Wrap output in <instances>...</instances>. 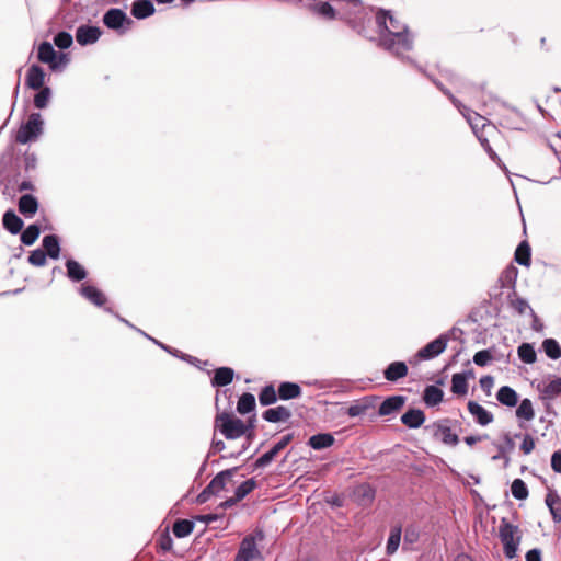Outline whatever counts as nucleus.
<instances>
[{
	"mask_svg": "<svg viewBox=\"0 0 561 561\" xmlns=\"http://www.w3.org/2000/svg\"><path fill=\"white\" fill-rule=\"evenodd\" d=\"M376 24L379 28L380 46L398 57L413 49L414 36L408 25L401 21L396 12L379 9L376 12Z\"/></svg>",
	"mask_w": 561,
	"mask_h": 561,
	"instance_id": "obj_1",
	"label": "nucleus"
},
{
	"mask_svg": "<svg viewBox=\"0 0 561 561\" xmlns=\"http://www.w3.org/2000/svg\"><path fill=\"white\" fill-rule=\"evenodd\" d=\"M436 87L449 98L451 103L455 105V107L460 112V114L465 117V119L470 125L472 131L476 136L484 133L488 129L494 130L495 127L490 123V121L485 119L483 116H481L479 113H476L471 111L469 107L463 105L457 98H455L449 90L443 88V85L434 81Z\"/></svg>",
	"mask_w": 561,
	"mask_h": 561,
	"instance_id": "obj_2",
	"label": "nucleus"
},
{
	"mask_svg": "<svg viewBox=\"0 0 561 561\" xmlns=\"http://www.w3.org/2000/svg\"><path fill=\"white\" fill-rule=\"evenodd\" d=\"M215 427L219 430L227 439L240 438L249 430V426L242 420L226 412L216 416Z\"/></svg>",
	"mask_w": 561,
	"mask_h": 561,
	"instance_id": "obj_3",
	"label": "nucleus"
},
{
	"mask_svg": "<svg viewBox=\"0 0 561 561\" xmlns=\"http://www.w3.org/2000/svg\"><path fill=\"white\" fill-rule=\"evenodd\" d=\"M499 537L503 545L505 557L513 559L520 543L518 528L503 519L499 527Z\"/></svg>",
	"mask_w": 561,
	"mask_h": 561,
	"instance_id": "obj_4",
	"label": "nucleus"
},
{
	"mask_svg": "<svg viewBox=\"0 0 561 561\" xmlns=\"http://www.w3.org/2000/svg\"><path fill=\"white\" fill-rule=\"evenodd\" d=\"M43 118L39 113H32L26 123L16 131L15 140L19 144H27L36 140L43 134Z\"/></svg>",
	"mask_w": 561,
	"mask_h": 561,
	"instance_id": "obj_5",
	"label": "nucleus"
},
{
	"mask_svg": "<svg viewBox=\"0 0 561 561\" xmlns=\"http://www.w3.org/2000/svg\"><path fill=\"white\" fill-rule=\"evenodd\" d=\"M237 468L227 469L216 474L210 483L203 490L198 499L201 502H205L210 495L218 494L222 491L228 482L231 481Z\"/></svg>",
	"mask_w": 561,
	"mask_h": 561,
	"instance_id": "obj_6",
	"label": "nucleus"
},
{
	"mask_svg": "<svg viewBox=\"0 0 561 561\" xmlns=\"http://www.w3.org/2000/svg\"><path fill=\"white\" fill-rule=\"evenodd\" d=\"M234 561H263L254 537L247 536L240 543Z\"/></svg>",
	"mask_w": 561,
	"mask_h": 561,
	"instance_id": "obj_7",
	"label": "nucleus"
},
{
	"mask_svg": "<svg viewBox=\"0 0 561 561\" xmlns=\"http://www.w3.org/2000/svg\"><path fill=\"white\" fill-rule=\"evenodd\" d=\"M448 341L449 339L446 334L439 335L437 339L419 350L416 357L423 360L437 357L446 350Z\"/></svg>",
	"mask_w": 561,
	"mask_h": 561,
	"instance_id": "obj_8",
	"label": "nucleus"
},
{
	"mask_svg": "<svg viewBox=\"0 0 561 561\" xmlns=\"http://www.w3.org/2000/svg\"><path fill=\"white\" fill-rule=\"evenodd\" d=\"M103 23L106 27L118 31L125 24L130 25L131 20L128 19V16L123 10L113 8L106 11L103 15Z\"/></svg>",
	"mask_w": 561,
	"mask_h": 561,
	"instance_id": "obj_9",
	"label": "nucleus"
},
{
	"mask_svg": "<svg viewBox=\"0 0 561 561\" xmlns=\"http://www.w3.org/2000/svg\"><path fill=\"white\" fill-rule=\"evenodd\" d=\"M293 434L284 435L268 451L257 458L255 466L263 468L268 466L274 458L291 442Z\"/></svg>",
	"mask_w": 561,
	"mask_h": 561,
	"instance_id": "obj_10",
	"label": "nucleus"
},
{
	"mask_svg": "<svg viewBox=\"0 0 561 561\" xmlns=\"http://www.w3.org/2000/svg\"><path fill=\"white\" fill-rule=\"evenodd\" d=\"M102 35V31L98 26L81 25L76 31V39L81 46L94 44Z\"/></svg>",
	"mask_w": 561,
	"mask_h": 561,
	"instance_id": "obj_11",
	"label": "nucleus"
},
{
	"mask_svg": "<svg viewBox=\"0 0 561 561\" xmlns=\"http://www.w3.org/2000/svg\"><path fill=\"white\" fill-rule=\"evenodd\" d=\"M430 428L433 432V436L446 445L456 446L459 442L458 435L451 432V428L446 425L445 421L434 423Z\"/></svg>",
	"mask_w": 561,
	"mask_h": 561,
	"instance_id": "obj_12",
	"label": "nucleus"
},
{
	"mask_svg": "<svg viewBox=\"0 0 561 561\" xmlns=\"http://www.w3.org/2000/svg\"><path fill=\"white\" fill-rule=\"evenodd\" d=\"M542 400L552 401L561 396V377L542 381L537 387Z\"/></svg>",
	"mask_w": 561,
	"mask_h": 561,
	"instance_id": "obj_13",
	"label": "nucleus"
},
{
	"mask_svg": "<svg viewBox=\"0 0 561 561\" xmlns=\"http://www.w3.org/2000/svg\"><path fill=\"white\" fill-rule=\"evenodd\" d=\"M37 56L42 62L48 64L51 70L59 69V64L57 62V53L50 43L43 42L38 47Z\"/></svg>",
	"mask_w": 561,
	"mask_h": 561,
	"instance_id": "obj_14",
	"label": "nucleus"
},
{
	"mask_svg": "<svg viewBox=\"0 0 561 561\" xmlns=\"http://www.w3.org/2000/svg\"><path fill=\"white\" fill-rule=\"evenodd\" d=\"M468 411L474 417L476 422L482 426L492 423L494 420L493 414L490 411L474 401L468 402Z\"/></svg>",
	"mask_w": 561,
	"mask_h": 561,
	"instance_id": "obj_15",
	"label": "nucleus"
},
{
	"mask_svg": "<svg viewBox=\"0 0 561 561\" xmlns=\"http://www.w3.org/2000/svg\"><path fill=\"white\" fill-rule=\"evenodd\" d=\"M25 81H26V85L30 89H33V90L42 89L44 81H45L44 70L37 65H32L27 70Z\"/></svg>",
	"mask_w": 561,
	"mask_h": 561,
	"instance_id": "obj_16",
	"label": "nucleus"
},
{
	"mask_svg": "<svg viewBox=\"0 0 561 561\" xmlns=\"http://www.w3.org/2000/svg\"><path fill=\"white\" fill-rule=\"evenodd\" d=\"M404 402L405 398L403 396L389 397L379 405L378 413L382 416L390 415L400 410Z\"/></svg>",
	"mask_w": 561,
	"mask_h": 561,
	"instance_id": "obj_17",
	"label": "nucleus"
},
{
	"mask_svg": "<svg viewBox=\"0 0 561 561\" xmlns=\"http://www.w3.org/2000/svg\"><path fill=\"white\" fill-rule=\"evenodd\" d=\"M263 419L271 423L286 422L290 419L291 412L284 405L267 409L263 412Z\"/></svg>",
	"mask_w": 561,
	"mask_h": 561,
	"instance_id": "obj_18",
	"label": "nucleus"
},
{
	"mask_svg": "<svg viewBox=\"0 0 561 561\" xmlns=\"http://www.w3.org/2000/svg\"><path fill=\"white\" fill-rule=\"evenodd\" d=\"M516 417L519 421V427H524L523 421L530 422L535 419V409L530 399L525 398L519 402L516 409Z\"/></svg>",
	"mask_w": 561,
	"mask_h": 561,
	"instance_id": "obj_19",
	"label": "nucleus"
},
{
	"mask_svg": "<svg viewBox=\"0 0 561 561\" xmlns=\"http://www.w3.org/2000/svg\"><path fill=\"white\" fill-rule=\"evenodd\" d=\"M154 11V5L150 0H136L131 4V14L139 20L151 16Z\"/></svg>",
	"mask_w": 561,
	"mask_h": 561,
	"instance_id": "obj_20",
	"label": "nucleus"
},
{
	"mask_svg": "<svg viewBox=\"0 0 561 561\" xmlns=\"http://www.w3.org/2000/svg\"><path fill=\"white\" fill-rule=\"evenodd\" d=\"M401 422L409 428H419L425 422V414L420 409H410L401 416Z\"/></svg>",
	"mask_w": 561,
	"mask_h": 561,
	"instance_id": "obj_21",
	"label": "nucleus"
},
{
	"mask_svg": "<svg viewBox=\"0 0 561 561\" xmlns=\"http://www.w3.org/2000/svg\"><path fill=\"white\" fill-rule=\"evenodd\" d=\"M80 294L93 305L101 307L106 302V297L104 294L94 286L91 285H82L80 288Z\"/></svg>",
	"mask_w": 561,
	"mask_h": 561,
	"instance_id": "obj_22",
	"label": "nucleus"
},
{
	"mask_svg": "<svg viewBox=\"0 0 561 561\" xmlns=\"http://www.w3.org/2000/svg\"><path fill=\"white\" fill-rule=\"evenodd\" d=\"M496 400L505 407L513 408L518 403V394L513 388L503 386L496 392Z\"/></svg>",
	"mask_w": 561,
	"mask_h": 561,
	"instance_id": "obj_23",
	"label": "nucleus"
},
{
	"mask_svg": "<svg viewBox=\"0 0 561 561\" xmlns=\"http://www.w3.org/2000/svg\"><path fill=\"white\" fill-rule=\"evenodd\" d=\"M408 375V366L403 362H393L385 370L383 376L388 381H397Z\"/></svg>",
	"mask_w": 561,
	"mask_h": 561,
	"instance_id": "obj_24",
	"label": "nucleus"
},
{
	"mask_svg": "<svg viewBox=\"0 0 561 561\" xmlns=\"http://www.w3.org/2000/svg\"><path fill=\"white\" fill-rule=\"evenodd\" d=\"M37 199L30 194L22 195L19 199V210L25 217L30 218L37 211Z\"/></svg>",
	"mask_w": 561,
	"mask_h": 561,
	"instance_id": "obj_25",
	"label": "nucleus"
},
{
	"mask_svg": "<svg viewBox=\"0 0 561 561\" xmlns=\"http://www.w3.org/2000/svg\"><path fill=\"white\" fill-rule=\"evenodd\" d=\"M234 377V371L230 367H220L215 370L214 377L211 379V385L214 387H225L232 382Z\"/></svg>",
	"mask_w": 561,
	"mask_h": 561,
	"instance_id": "obj_26",
	"label": "nucleus"
},
{
	"mask_svg": "<svg viewBox=\"0 0 561 561\" xmlns=\"http://www.w3.org/2000/svg\"><path fill=\"white\" fill-rule=\"evenodd\" d=\"M44 252L47 256H49L53 260H57L60 254V245H59V239L55 234H48L43 238L42 241Z\"/></svg>",
	"mask_w": 561,
	"mask_h": 561,
	"instance_id": "obj_27",
	"label": "nucleus"
},
{
	"mask_svg": "<svg viewBox=\"0 0 561 561\" xmlns=\"http://www.w3.org/2000/svg\"><path fill=\"white\" fill-rule=\"evenodd\" d=\"M278 397L282 400H290L300 397L301 388L298 383L285 381L278 387Z\"/></svg>",
	"mask_w": 561,
	"mask_h": 561,
	"instance_id": "obj_28",
	"label": "nucleus"
},
{
	"mask_svg": "<svg viewBox=\"0 0 561 561\" xmlns=\"http://www.w3.org/2000/svg\"><path fill=\"white\" fill-rule=\"evenodd\" d=\"M333 444H334V437L330 433H321V434L312 435L308 440V445L316 450L329 448Z\"/></svg>",
	"mask_w": 561,
	"mask_h": 561,
	"instance_id": "obj_29",
	"label": "nucleus"
},
{
	"mask_svg": "<svg viewBox=\"0 0 561 561\" xmlns=\"http://www.w3.org/2000/svg\"><path fill=\"white\" fill-rule=\"evenodd\" d=\"M66 268L67 276L73 282H80L87 277L85 268L72 259L67 260Z\"/></svg>",
	"mask_w": 561,
	"mask_h": 561,
	"instance_id": "obj_30",
	"label": "nucleus"
},
{
	"mask_svg": "<svg viewBox=\"0 0 561 561\" xmlns=\"http://www.w3.org/2000/svg\"><path fill=\"white\" fill-rule=\"evenodd\" d=\"M3 227L12 234L19 233L23 228V220L13 211L9 210L3 215Z\"/></svg>",
	"mask_w": 561,
	"mask_h": 561,
	"instance_id": "obj_31",
	"label": "nucleus"
},
{
	"mask_svg": "<svg viewBox=\"0 0 561 561\" xmlns=\"http://www.w3.org/2000/svg\"><path fill=\"white\" fill-rule=\"evenodd\" d=\"M444 392L436 386H427L424 390L423 400L428 407H435L443 401Z\"/></svg>",
	"mask_w": 561,
	"mask_h": 561,
	"instance_id": "obj_32",
	"label": "nucleus"
},
{
	"mask_svg": "<svg viewBox=\"0 0 561 561\" xmlns=\"http://www.w3.org/2000/svg\"><path fill=\"white\" fill-rule=\"evenodd\" d=\"M194 522L190 519H178L173 524V534L178 538H184L192 534L194 530Z\"/></svg>",
	"mask_w": 561,
	"mask_h": 561,
	"instance_id": "obj_33",
	"label": "nucleus"
},
{
	"mask_svg": "<svg viewBox=\"0 0 561 561\" xmlns=\"http://www.w3.org/2000/svg\"><path fill=\"white\" fill-rule=\"evenodd\" d=\"M546 504L554 522H561V500L556 493H548L546 496Z\"/></svg>",
	"mask_w": 561,
	"mask_h": 561,
	"instance_id": "obj_34",
	"label": "nucleus"
},
{
	"mask_svg": "<svg viewBox=\"0 0 561 561\" xmlns=\"http://www.w3.org/2000/svg\"><path fill=\"white\" fill-rule=\"evenodd\" d=\"M255 409V398L252 393H243L237 404L240 414H248Z\"/></svg>",
	"mask_w": 561,
	"mask_h": 561,
	"instance_id": "obj_35",
	"label": "nucleus"
},
{
	"mask_svg": "<svg viewBox=\"0 0 561 561\" xmlns=\"http://www.w3.org/2000/svg\"><path fill=\"white\" fill-rule=\"evenodd\" d=\"M451 391L458 396H465L468 392L467 378L462 374H455L451 378Z\"/></svg>",
	"mask_w": 561,
	"mask_h": 561,
	"instance_id": "obj_36",
	"label": "nucleus"
},
{
	"mask_svg": "<svg viewBox=\"0 0 561 561\" xmlns=\"http://www.w3.org/2000/svg\"><path fill=\"white\" fill-rule=\"evenodd\" d=\"M515 261L519 265L528 266L530 264V247L526 241L519 243L515 251Z\"/></svg>",
	"mask_w": 561,
	"mask_h": 561,
	"instance_id": "obj_37",
	"label": "nucleus"
},
{
	"mask_svg": "<svg viewBox=\"0 0 561 561\" xmlns=\"http://www.w3.org/2000/svg\"><path fill=\"white\" fill-rule=\"evenodd\" d=\"M401 541V527H392L390 530V535L387 541L386 551L387 554H393L400 545Z\"/></svg>",
	"mask_w": 561,
	"mask_h": 561,
	"instance_id": "obj_38",
	"label": "nucleus"
},
{
	"mask_svg": "<svg viewBox=\"0 0 561 561\" xmlns=\"http://www.w3.org/2000/svg\"><path fill=\"white\" fill-rule=\"evenodd\" d=\"M518 357L526 364H533L536 362L537 355L533 345L523 343L517 350Z\"/></svg>",
	"mask_w": 561,
	"mask_h": 561,
	"instance_id": "obj_39",
	"label": "nucleus"
},
{
	"mask_svg": "<svg viewBox=\"0 0 561 561\" xmlns=\"http://www.w3.org/2000/svg\"><path fill=\"white\" fill-rule=\"evenodd\" d=\"M41 233L39 227L35 224L30 225L21 234V242L25 245H32Z\"/></svg>",
	"mask_w": 561,
	"mask_h": 561,
	"instance_id": "obj_40",
	"label": "nucleus"
},
{
	"mask_svg": "<svg viewBox=\"0 0 561 561\" xmlns=\"http://www.w3.org/2000/svg\"><path fill=\"white\" fill-rule=\"evenodd\" d=\"M259 401L262 405H271L277 401V393L272 385L265 386L261 390Z\"/></svg>",
	"mask_w": 561,
	"mask_h": 561,
	"instance_id": "obj_41",
	"label": "nucleus"
},
{
	"mask_svg": "<svg viewBox=\"0 0 561 561\" xmlns=\"http://www.w3.org/2000/svg\"><path fill=\"white\" fill-rule=\"evenodd\" d=\"M545 353L551 359H558L561 357V347L559 343L553 339H547L542 343Z\"/></svg>",
	"mask_w": 561,
	"mask_h": 561,
	"instance_id": "obj_42",
	"label": "nucleus"
},
{
	"mask_svg": "<svg viewBox=\"0 0 561 561\" xmlns=\"http://www.w3.org/2000/svg\"><path fill=\"white\" fill-rule=\"evenodd\" d=\"M256 488V481L254 479H248L242 482L234 491V500H243L249 493Z\"/></svg>",
	"mask_w": 561,
	"mask_h": 561,
	"instance_id": "obj_43",
	"label": "nucleus"
},
{
	"mask_svg": "<svg viewBox=\"0 0 561 561\" xmlns=\"http://www.w3.org/2000/svg\"><path fill=\"white\" fill-rule=\"evenodd\" d=\"M512 495L516 500H525L528 496V489L522 479H515L511 485Z\"/></svg>",
	"mask_w": 561,
	"mask_h": 561,
	"instance_id": "obj_44",
	"label": "nucleus"
},
{
	"mask_svg": "<svg viewBox=\"0 0 561 561\" xmlns=\"http://www.w3.org/2000/svg\"><path fill=\"white\" fill-rule=\"evenodd\" d=\"M511 307L518 313L525 314L529 312L534 316V310L529 306L528 301L520 297H514L511 299Z\"/></svg>",
	"mask_w": 561,
	"mask_h": 561,
	"instance_id": "obj_45",
	"label": "nucleus"
},
{
	"mask_svg": "<svg viewBox=\"0 0 561 561\" xmlns=\"http://www.w3.org/2000/svg\"><path fill=\"white\" fill-rule=\"evenodd\" d=\"M51 91L48 87H44L34 98V105L37 108H45L50 100Z\"/></svg>",
	"mask_w": 561,
	"mask_h": 561,
	"instance_id": "obj_46",
	"label": "nucleus"
},
{
	"mask_svg": "<svg viewBox=\"0 0 561 561\" xmlns=\"http://www.w3.org/2000/svg\"><path fill=\"white\" fill-rule=\"evenodd\" d=\"M73 43V38L68 32H59L54 37V44L60 49L69 48Z\"/></svg>",
	"mask_w": 561,
	"mask_h": 561,
	"instance_id": "obj_47",
	"label": "nucleus"
},
{
	"mask_svg": "<svg viewBox=\"0 0 561 561\" xmlns=\"http://www.w3.org/2000/svg\"><path fill=\"white\" fill-rule=\"evenodd\" d=\"M356 496L360 497L363 504L370 503L374 500V490L366 484L358 486L355 491Z\"/></svg>",
	"mask_w": 561,
	"mask_h": 561,
	"instance_id": "obj_48",
	"label": "nucleus"
},
{
	"mask_svg": "<svg viewBox=\"0 0 561 561\" xmlns=\"http://www.w3.org/2000/svg\"><path fill=\"white\" fill-rule=\"evenodd\" d=\"M28 262L34 266H44L47 262V255L43 250L36 249L28 255Z\"/></svg>",
	"mask_w": 561,
	"mask_h": 561,
	"instance_id": "obj_49",
	"label": "nucleus"
},
{
	"mask_svg": "<svg viewBox=\"0 0 561 561\" xmlns=\"http://www.w3.org/2000/svg\"><path fill=\"white\" fill-rule=\"evenodd\" d=\"M314 10L317 11L318 14L328 19H334L335 16L334 8L328 2H321L316 4Z\"/></svg>",
	"mask_w": 561,
	"mask_h": 561,
	"instance_id": "obj_50",
	"label": "nucleus"
},
{
	"mask_svg": "<svg viewBox=\"0 0 561 561\" xmlns=\"http://www.w3.org/2000/svg\"><path fill=\"white\" fill-rule=\"evenodd\" d=\"M492 360L491 352L488 350L479 351L473 356V363L478 366H485Z\"/></svg>",
	"mask_w": 561,
	"mask_h": 561,
	"instance_id": "obj_51",
	"label": "nucleus"
},
{
	"mask_svg": "<svg viewBox=\"0 0 561 561\" xmlns=\"http://www.w3.org/2000/svg\"><path fill=\"white\" fill-rule=\"evenodd\" d=\"M477 138L480 141L481 146L484 148V150L488 152L489 157L495 162L500 161L499 156L492 149L488 138L484 137V133L478 135Z\"/></svg>",
	"mask_w": 561,
	"mask_h": 561,
	"instance_id": "obj_52",
	"label": "nucleus"
},
{
	"mask_svg": "<svg viewBox=\"0 0 561 561\" xmlns=\"http://www.w3.org/2000/svg\"><path fill=\"white\" fill-rule=\"evenodd\" d=\"M534 448H535V439L533 438V436L529 434L524 435L523 442L520 444V450L525 455H529L534 450Z\"/></svg>",
	"mask_w": 561,
	"mask_h": 561,
	"instance_id": "obj_53",
	"label": "nucleus"
},
{
	"mask_svg": "<svg viewBox=\"0 0 561 561\" xmlns=\"http://www.w3.org/2000/svg\"><path fill=\"white\" fill-rule=\"evenodd\" d=\"M24 165L26 171H33L37 167V157L33 152H26L24 156Z\"/></svg>",
	"mask_w": 561,
	"mask_h": 561,
	"instance_id": "obj_54",
	"label": "nucleus"
},
{
	"mask_svg": "<svg viewBox=\"0 0 561 561\" xmlns=\"http://www.w3.org/2000/svg\"><path fill=\"white\" fill-rule=\"evenodd\" d=\"M479 382H480V387L482 388V390H484L486 392V394H490L491 389L494 386L493 377L492 376H483V377H481Z\"/></svg>",
	"mask_w": 561,
	"mask_h": 561,
	"instance_id": "obj_55",
	"label": "nucleus"
},
{
	"mask_svg": "<svg viewBox=\"0 0 561 561\" xmlns=\"http://www.w3.org/2000/svg\"><path fill=\"white\" fill-rule=\"evenodd\" d=\"M551 468L554 472L561 473V450H557L552 454Z\"/></svg>",
	"mask_w": 561,
	"mask_h": 561,
	"instance_id": "obj_56",
	"label": "nucleus"
},
{
	"mask_svg": "<svg viewBox=\"0 0 561 561\" xmlns=\"http://www.w3.org/2000/svg\"><path fill=\"white\" fill-rule=\"evenodd\" d=\"M172 546H173V540L172 538L170 537V535L168 533H165L159 540V547L163 550V551H169L172 549Z\"/></svg>",
	"mask_w": 561,
	"mask_h": 561,
	"instance_id": "obj_57",
	"label": "nucleus"
},
{
	"mask_svg": "<svg viewBox=\"0 0 561 561\" xmlns=\"http://www.w3.org/2000/svg\"><path fill=\"white\" fill-rule=\"evenodd\" d=\"M366 410V407L363 404H353L347 409V414L352 417L362 415Z\"/></svg>",
	"mask_w": 561,
	"mask_h": 561,
	"instance_id": "obj_58",
	"label": "nucleus"
},
{
	"mask_svg": "<svg viewBox=\"0 0 561 561\" xmlns=\"http://www.w3.org/2000/svg\"><path fill=\"white\" fill-rule=\"evenodd\" d=\"M526 561H541V551L539 549H531L526 553Z\"/></svg>",
	"mask_w": 561,
	"mask_h": 561,
	"instance_id": "obj_59",
	"label": "nucleus"
},
{
	"mask_svg": "<svg viewBox=\"0 0 561 561\" xmlns=\"http://www.w3.org/2000/svg\"><path fill=\"white\" fill-rule=\"evenodd\" d=\"M69 59L66 54L57 55V62L59 64V69L64 68L68 64Z\"/></svg>",
	"mask_w": 561,
	"mask_h": 561,
	"instance_id": "obj_60",
	"label": "nucleus"
},
{
	"mask_svg": "<svg viewBox=\"0 0 561 561\" xmlns=\"http://www.w3.org/2000/svg\"><path fill=\"white\" fill-rule=\"evenodd\" d=\"M226 448V445L222 440H214L211 444V449L214 451H221Z\"/></svg>",
	"mask_w": 561,
	"mask_h": 561,
	"instance_id": "obj_61",
	"label": "nucleus"
},
{
	"mask_svg": "<svg viewBox=\"0 0 561 561\" xmlns=\"http://www.w3.org/2000/svg\"><path fill=\"white\" fill-rule=\"evenodd\" d=\"M198 519L206 524H210L211 522L217 519V515H215V514L202 515L198 517Z\"/></svg>",
	"mask_w": 561,
	"mask_h": 561,
	"instance_id": "obj_62",
	"label": "nucleus"
},
{
	"mask_svg": "<svg viewBox=\"0 0 561 561\" xmlns=\"http://www.w3.org/2000/svg\"><path fill=\"white\" fill-rule=\"evenodd\" d=\"M238 502H239V500H234V496H233V497H230V499H228V500L224 501V502L220 504V506H221L222 508H228V507L233 506V505H234V504H237Z\"/></svg>",
	"mask_w": 561,
	"mask_h": 561,
	"instance_id": "obj_63",
	"label": "nucleus"
},
{
	"mask_svg": "<svg viewBox=\"0 0 561 561\" xmlns=\"http://www.w3.org/2000/svg\"><path fill=\"white\" fill-rule=\"evenodd\" d=\"M481 440V437L480 436H467L465 437V443L469 446H472L474 445L476 443L480 442Z\"/></svg>",
	"mask_w": 561,
	"mask_h": 561,
	"instance_id": "obj_64",
	"label": "nucleus"
}]
</instances>
